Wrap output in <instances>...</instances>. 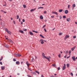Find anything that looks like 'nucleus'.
Returning <instances> with one entry per match:
<instances>
[{"mask_svg":"<svg viewBox=\"0 0 77 77\" xmlns=\"http://www.w3.org/2000/svg\"><path fill=\"white\" fill-rule=\"evenodd\" d=\"M44 57L48 60L49 62H50V59H51V57Z\"/></svg>","mask_w":77,"mask_h":77,"instance_id":"nucleus-1","label":"nucleus"},{"mask_svg":"<svg viewBox=\"0 0 77 77\" xmlns=\"http://www.w3.org/2000/svg\"><path fill=\"white\" fill-rule=\"evenodd\" d=\"M14 54L16 57H20L21 56L20 54Z\"/></svg>","mask_w":77,"mask_h":77,"instance_id":"nucleus-2","label":"nucleus"},{"mask_svg":"<svg viewBox=\"0 0 77 77\" xmlns=\"http://www.w3.org/2000/svg\"><path fill=\"white\" fill-rule=\"evenodd\" d=\"M69 36L68 35H66L64 38V40H65L67 38H69Z\"/></svg>","mask_w":77,"mask_h":77,"instance_id":"nucleus-3","label":"nucleus"},{"mask_svg":"<svg viewBox=\"0 0 77 77\" xmlns=\"http://www.w3.org/2000/svg\"><path fill=\"white\" fill-rule=\"evenodd\" d=\"M44 40H42V39H41V40H40L39 42H41V43L42 44H44Z\"/></svg>","mask_w":77,"mask_h":77,"instance_id":"nucleus-4","label":"nucleus"},{"mask_svg":"<svg viewBox=\"0 0 77 77\" xmlns=\"http://www.w3.org/2000/svg\"><path fill=\"white\" fill-rule=\"evenodd\" d=\"M66 69V65L65 64H64V66L63 67V70H64Z\"/></svg>","mask_w":77,"mask_h":77,"instance_id":"nucleus-5","label":"nucleus"},{"mask_svg":"<svg viewBox=\"0 0 77 77\" xmlns=\"http://www.w3.org/2000/svg\"><path fill=\"white\" fill-rule=\"evenodd\" d=\"M52 14H55L56 15H58V13L57 12H56V11H52Z\"/></svg>","mask_w":77,"mask_h":77,"instance_id":"nucleus-6","label":"nucleus"},{"mask_svg":"<svg viewBox=\"0 0 77 77\" xmlns=\"http://www.w3.org/2000/svg\"><path fill=\"white\" fill-rule=\"evenodd\" d=\"M5 66H2L1 67V69L2 70H4L5 69Z\"/></svg>","mask_w":77,"mask_h":77,"instance_id":"nucleus-7","label":"nucleus"},{"mask_svg":"<svg viewBox=\"0 0 77 77\" xmlns=\"http://www.w3.org/2000/svg\"><path fill=\"white\" fill-rule=\"evenodd\" d=\"M26 64H27L28 67H29V66L30 65V64L29 63V62H26Z\"/></svg>","mask_w":77,"mask_h":77,"instance_id":"nucleus-8","label":"nucleus"},{"mask_svg":"<svg viewBox=\"0 0 77 77\" xmlns=\"http://www.w3.org/2000/svg\"><path fill=\"white\" fill-rule=\"evenodd\" d=\"M72 59L74 61H75V57H72Z\"/></svg>","mask_w":77,"mask_h":77,"instance_id":"nucleus-9","label":"nucleus"},{"mask_svg":"<svg viewBox=\"0 0 77 77\" xmlns=\"http://www.w3.org/2000/svg\"><path fill=\"white\" fill-rule=\"evenodd\" d=\"M66 20L68 22H69L71 21V19L70 18H68V19H67Z\"/></svg>","mask_w":77,"mask_h":77,"instance_id":"nucleus-10","label":"nucleus"},{"mask_svg":"<svg viewBox=\"0 0 77 77\" xmlns=\"http://www.w3.org/2000/svg\"><path fill=\"white\" fill-rule=\"evenodd\" d=\"M35 9H36V8H34V9H32V10H30V12H32L33 11H34Z\"/></svg>","mask_w":77,"mask_h":77,"instance_id":"nucleus-11","label":"nucleus"},{"mask_svg":"<svg viewBox=\"0 0 77 77\" xmlns=\"http://www.w3.org/2000/svg\"><path fill=\"white\" fill-rule=\"evenodd\" d=\"M42 55L43 57V58H45V54H44V53H42Z\"/></svg>","mask_w":77,"mask_h":77,"instance_id":"nucleus-12","label":"nucleus"},{"mask_svg":"<svg viewBox=\"0 0 77 77\" xmlns=\"http://www.w3.org/2000/svg\"><path fill=\"white\" fill-rule=\"evenodd\" d=\"M29 34L31 35H33V33L32 32H29Z\"/></svg>","mask_w":77,"mask_h":77,"instance_id":"nucleus-13","label":"nucleus"},{"mask_svg":"<svg viewBox=\"0 0 77 77\" xmlns=\"http://www.w3.org/2000/svg\"><path fill=\"white\" fill-rule=\"evenodd\" d=\"M75 47H73L72 48H71V50H72V51H73L75 49Z\"/></svg>","mask_w":77,"mask_h":77,"instance_id":"nucleus-14","label":"nucleus"},{"mask_svg":"<svg viewBox=\"0 0 77 77\" xmlns=\"http://www.w3.org/2000/svg\"><path fill=\"white\" fill-rule=\"evenodd\" d=\"M40 18L42 20H43V16H42V15L40 16Z\"/></svg>","mask_w":77,"mask_h":77,"instance_id":"nucleus-15","label":"nucleus"},{"mask_svg":"<svg viewBox=\"0 0 77 77\" xmlns=\"http://www.w3.org/2000/svg\"><path fill=\"white\" fill-rule=\"evenodd\" d=\"M44 7H39L38 8V9H43L44 8Z\"/></svg>","mask_w":77,"mask_h":77,"instance_id":"nucleus-16","label":"nucleus"},{"mask_svg":"<svg viewBox=\"0 0 77 77\" xmlns=\"http://www.w3.org/2000/svg\"><path fill=\"white\" fill-rule=\"evenodd\" d=\"M68 13V10H65V13L66 14H67Z\"/></svg>","mask_w":77,"mask_h":77,"instance_id":"nucleus-17","label":"nucleus"},{"mask_svg":"<svg viewBox=\"0 0 77 77\" xmlns=\"http://www.w3.org/2000/svg\"><path fill=\"white\" fill-rule=\"evenodd\" d=\"M19 32H20L21 33H24L23 31L21 30H19Z\"/></svg>","mask_w":77,"mask_h":77,"instance_id":"nucleus-18","label":"nucleus"},{"mask_svg":"<svg viewBox=\"0 0 77 77\" xmlns=\"http://www.w3.org/2000/svg\"><path fill=\"white\" fill-rule=\"evenodd\" d=\"M16 63L17 64H19L20 63L18 61H17L16 62Z\"/></svg>","mask_w":77,"mask_h":77,"instance_id":"nucleus-19","label":"nucleus"},{"mask_svg":"<svg viewBox=\"0 0 77 77\" xmlns=\"http://www.w3.org/2000/svg\"><path fill=\"white\" fill-rule=\"evenodd\" d=\"M9 34L11 35V32L10 31H8L7 32Z\"/></svg>","mask_w":77,"mask_h":77,"instance_id":"nucleus-20","label":"nucleus"},{"mask_svg":"<svg viewBox=\"0 0 77 77\" xmlns=\"http://www.w3.org/2000/svg\"><path fill=\"white\" fill-rule=\"evenodd\" d=\"M72 7L73 8L75 7V4H73Z\"/></svg>","mask_w":77,"mask_h":77,"instance_id":"nucleus-21","label":"nucleus"},{"mask_svg":"<svg viewBox=\"0 0 77 77\" xmlns=\"http://www.w3.org/2000/svg\"><path fill=\"white\" fill-rule=\"evenodd\" d=\"M40 37H41L42 38H45V37H44L43 36H42V35H40Z\"/></svg>","mask_w":77,"mask_h":77,"instance_id":"nucleus-22","label":"nucleus"},{"mask_svg":"<svg viewBox=\"0 0 77 77\" xmlns=\"http://www.w3.org/2000/svg\"><path fill=\"white\" fill-rule=\"evenodd\" d=\"M63 11V10H59V11L60 12H62Z\"/></svg>","mask_w":77,"mask_h":77,"instance_id":"nucleus-23","label":"nucleus"},{"mask_svg":"<svg viewBox=\"0 0 77 77\" xmlns=\"http://www.w3.org/2000/svg\"><path fill=\"white\" fill-rule=\"evenodd\" d=\"M23 7H24V8H26V6L25 5H23Z\"/></svg>","mask_w":77,"mask_h":77,"instance_id":"nucleus-24","label":"nucleus"},{"mask_svg":"<svg viewBox=\"0 0 77 77\" xmlns=\"http://www.w3.org/2000/svg\"><path fill=\"white\" fill-rule=\"evenodd\" d=\"M35 72H36V73H37L38 74H40L39 72L37 71H35Z\"/></svg>","mask_w":77,"mask_h":77,"instance_id":"nucleus-25","label":"nucleus"},{"mask_svg":"<svg viewBox=\"0 0 77 77\" xmlns=\"http://www.w3.org/2000/svg\"><path fill=\"white\" fill-rule=\"evenodd\" d=\"M69 64H67V66L68 68L69 67Z\"/></svg>","mask_w":77,"mask_h":77,"instance_id":"nucleus-26","label":"nucleus"},{"mask_svg":"<svg viewBox=\"0 0 77 77\" xmlns=\"http://www.w3.org/2000/svg\"><path fill=\"white\" fill-rule=\"evenodd\" d=\"M34 59L33 58H32V60H31V62H33L34 61Z\"/></svg>","mask_w":77,"mask_h":77,"instance_id":"nucleus-27","label":"nucleus"},{"mask_svg":"<svg viewBox=\"0 0 77 77\" xmlns=\"http://www.w3.org/2000/svg\"><path fill=\"white\" fill-rule=\"evenodd\" d=\"M63 18H66V16H63Z\"/></svg>","mask_w":77,"mask_h":77,"instance_id":"nucleus-28","label":"nucleus"},{"mask_svg":"<svg viewBox=\"0 0 77 77\" xmlns=\"http://www.w3.org/2000/svg\"><path fill=\"white\" fill-rule=\"evenodd\" d=\"M71 51H69V53L70 55L71 54Z\"/></svg>","mask_w":77,"mask_h":77,"instance_id":"nucleus-29","label":"nucleus"},{"mask_svg":"<svg viewBox=\"0 0 77 77\" xmlns=\"http://www.w3.org/2000/svg\"><path fill=\"white\" fill-rule=\"evenodd\" d=\"M17 19H19V16L18 15L17 16Z\"/></svg>","mask_w":77,"mask_h":77,"instance_id":"nucleus-30","label":"nucleus"},{"mask_svg":"<svg viewBox=\"0 0 77 77\" xmlns=\"http://www.w3.org/2000/svg\"><path fill=\"white\" fill-rule=\"evenodd\" d=\"M70 74L71 75V76H73V73H71Z\"/></svg>","mask_w":77,"mask_h":77,"instance_id":"nucleus-31","label":"nucleus"},{"mask_svg":"<svg viewBox=\"0 0 77 77\" xmlns=\"http://www.w3.org/2000/svg\"><path fill=\"white\" fill-rule=\"evenodd\" d=\"M62 35V33H60L59 34V35Z\"/></svg>","mask_w":77,"mask_h":77,"instance_id":"nucleus-32","label":"nucleus"},{"mask_svg":"<svg viewBox=\"0 0 77 77\" xmlns=\"http://www.w3.org/2000/svg\"><path fill=\"white\" fill-rule=\"evenodd\" d=\"M61 56V55H60V54L59 55H58V57H60Z\"/></svg>","mask_w":77,"mask_h":77,"instance_id":"nucleus-33","label":"nucleus"},{"mask_svg":"<svg viewBox=\"0 0 77 77\" xmlns=\"http://www.w3.org/2000/svg\"><path fill=\"white\" fill-rule=\"evenodd\" d=\"M70 7V5H68V9Z\"/></svg>","mask_w":77,"mask_h":77,"instance_id":"nucleus-34","label":"nucleus"},{"mask_svg":"<svg viewBox=\"0 0 77 77\" xmlns=\"http://www.w3.org/2000/svg\"><path fill=\"white\" fill-rule=\"evenodd\" d=\"M44 13L45 14H46V13H47V11H44Z\"/></svg>","mask_w":77,"mask_h":77,"instance_id":"nucleus-35","label":"nucleus"},{"mask_svg":"<svg viewBox=\"0 0 77 77\" xmlns=\"http://www.w3.org/2000/svg\"><path fill=\"white\" fill-rule=\"evenodd\" d=\"M5 30L7 32L8 31V30L7 29H5Z\"/></svg>","mask_w":77,"mask_h":77,"instance_id":"nucleus-36","label":"nucleus"},{"mask_svg":"<svg viewBox=\"0 0 77 77\" xmlns=\"http://www.w3.org/2000/svg\"><path fill=\"white\" fill-rule=\"evenodd\" d=\"M13 22H14V24H16V22L14 20H13Z\"/></svg>","mask_w":77,"mask_h":77,"instance_id":"nucleus-37","label":"nucleus"},{"mask_svg":"<svg viewBox=\"0 0 77 77\" xmlns=\"http://www.w3.org/2000/svg\"><path fill=\"white\" fill-rule=\"evenodd\" d=\"M3 58V56H2V57H1V59H0V60H1V61H2V60Z\"/></svg>","mask_w":77,"mask_h":77,"instance_id":"nucleus-38","label":"nucleus"},{"mask_svg":"<svg viewBox=\"0 0 77 77\" xmlns=\"http://www.w3.org/2000/svg\"><path fill=\"white\" fill-rule=\"evenodd\" d=\"M13 60H14V61H17L15 59H13Z\"/></svg>","mask_w":77,"mask_h":77,"instance_id":"nucleus-39","label":"nucleus"},{"mask_svg":"<svg viewBox=\"0 0 77 77\" xmlns=\"http://www.w3.org/2000/svg\"><path fill=\"white\" fill-rule=\"evenodd\" d=\"M73 38H76V37L75 36H74L73 37Z\"/></svg>","mask_w":77,"mask_h":77,"instance_id":"nucleus-40","label":"nucleus"},{"mask_svg":"<svg viewBox=\"0 0 77 77\" xmlns=\"http://www.w3.org/2000/svg\"><path fill=\"white\" fill-rule=\"evenodd\" d=\"M23 22H25V19H23Z\"/></svg>","mask_w":77,"mask_h":77,"instance_id":"nucleus-41","label":"nucleus"},{"mask_svg":"<svg viewBox=\"0 0 77 77\" xmlns=\"http://www.w3.org/2000/svg\"><path fill=\"white\" fill-rule=\"evenodd\" d=\"M2 62H0V64L1 65H2Z\"/></svg>","mask_w":77,"mask_h":77,"instance_id":"nucleus-42","label":"nucleus"},{"mask_svg":"<svg viewBox=\"0 0 77 77\" xmlns=\"http://www.w3.org/2000/svg\"><path fill=\"white\" fill-rule=\"evenodd\" d=\"M52 66H56V64H52Z\"/></svg>","mask_w":77,"mask_h":77,"instance_id":"nucleus-43","label":"nucleus"},{"mask_svg":"<svg viewBox=\"0 0 77 77\" xmlns=\"http://www.w3.org/2000/svg\"><path fill=\"white\" fill-rule=\"evenodd\" d=\"M27 29H23V30L24 31H27Z\"/></svg>","mask_w":77,"mask_h":77,"instance_id":"nucleus-44","label":"nucleus"},{"mask_svg":"<svg viewBox=\"0 0 77 77\" xmlns=\"http://www.w3.org/2000/svg\"><path fill=\"white\" fill-rule=\"evenodd\" d=\"M45 27V25L44 26H43V28H44Z\"/></svg>","mask_w":77,"mask_h":77,"instance_id":"nucleus-45","label":"nucleus"},{"mask_svg":"<svg viewBox=\"0 0 77 77\" xmlns=\"http://www.w3.org/2000/svg\"><path fill=\"white\" fill-rule=\"evenodd\" d=\"M44 29V30L45 32H47V30H46V29Z\"/></svg>","mask_w":77,"mask_h":77,"instance_id":"nucleus-46","label":"nucleus"},{"mask_svg":"<svg viewBox=\"0 0 77 77\" xmlns=\"http://www.w3.org/2000/svg\"><path fill=\"white\" fill-rule=\"evenodd\" d=\"M58 70H60V67H58V68H57Z\"/></svg>","mask_w":77,"mask_h":77,"instance_id":"nucleus-47","label":"nucleus"},{"mask_svg":"<svg viewBox=\"0 0 77 77\" xmlns=\"http://www.w3.org/2000/svg\"><path fill=\"white\" fill-rule=\"evenodd\" d=\"M29 69V70L30 71H32V69Z\"/></svg>","mask_w":77,"mask_h":77,"instance_id":"nucleus-48","label":"nucleus"},{"mask_svg":"<svg viewBox=\"0 0 77 77\" xmlns=\"http://www.w3.org/2000/svg\"><path fill=\"white\" fill-rule=\"evenodd\" d=\"M35 33H38V32L37 31H35Z\"/></svg>","mask_w":77,"mask_h":77,"instance_id":"nucleus-49","label":"nucleus"},{"mask_svg":"<svg viewBox=\"0 0 77 77\" xmlns=\"http://www.w3.org/2000/svg\"><path fill=\"white\" fill-rule=\"evenodd\" d=\"M60 20L62 19V16H60Z\"/></svg>","mask_w":77,"mask_h":77,"instance_id":"nucleus-50","label":"nucleus"},{"mask_svg":"<svg viewBox=\"0 0 77 77\" xmlns=\"http://www.w3.org/2000/svg\"><path fill=\"white\" fill-rule=\"evenodd\" d=\"M19 20L20 22H21V20H20V19H19Z\"/></svg>","mask_w":77,"mask_h":77,"instance_id":"nucleus-51","label":"nucleus"},{"mask_svg":"<svg viewBox=\"0 0 77 77\" xmlns=\"http://www.w3.org/2000/svg\"><path fill=\"white\" fill-rule=\"evenodd\" d=\"M27 76L28 77H30L31 76L30 75H27Z\"/></svg>","mask_w":77,"mask_h":77,"instance_id":"nucleus-52","label":"nucleus"},{"mask_svg":"<svg viewBox=\"0 0 77 77\" xmlns=\"http://www.w3.org/2000/svg\"><path fill=\"white\" fill-rule=\"evenodd\" d=\"M32 31L33 32H35V31L34 30H32Z\"/></svg>","mask_w":77,"mask_h":77,"instance_id":"nucleus-53","label":"nucleus"},{"mask_svg":"<svg viewBox=\"0 0 77 77\" xmlns=\"http://www.w3.org/2000/svg\"><path fill=\"white\" fill-rule=\"evenodd\" d=\"M54 16H51V18H54Z\"/></svg>","mask_w":77,"mask_h":77,"instance_id":"nucleus-54","label":"nucleus"},{"mask_svg":"<svg viewBox=\"0 0 77 77\" xmlns=\"http://www.w3.org/2000/svg\"><path fill=\"white\" fill-rule=\"evenodd\" d=\"M41 77H44V75H41Z\"/></svg>","mask_w":77,"mask_h":77,"instance_id":"nucleus-55","label":"nucleus"},{"mask_svg":"<svg viewBox=\"0 0 77 77\" xmlns=\"http://www.w3.org/2000/svg\"><path fill=\"white\" fill-rule=\"evenodd\" d=\"M68 51H66V54H67V53H68Z\"/></svg>","mask_w":77,"mask_h":77,"instance_id":"nucleus-56","label":"nucleus"},{"mask_svg":"<svg viewBox=\"0 0 77 77\" xmlns=\"http://www.w3.org/2000/svg\"><path fill=\"white\" fill-rule=\"evenodd\" d=\"M23 22H21V24H23Z\"/></svg>","mask_w":77,"mask_h":77,"instance_id":"nucleus-57","label":"nucleus"},{"mask_svg":"<svg viewBox=\"0 0 77 77\" xmlns=\"http://www.w3.org/2000/svg\"><path fill=\"white\" fill-rule=\"evenodd\" d=\"M4 13H5V14H6V11H4Z\"/></svg>","mask_w":77,"mask_h":77,"instance_id":"nucleus-58","label":"nucleus"},{"mask_svg":"<svg viewBox=\"0 0 77 77\" xmlns=\"http://www.w3.org/2000/svg\"><path fill=\"white\" fill-rule=\"evenodd\" d=\"M66 56H64V58H66Z\"/></svg>","mask_w":77,"mask_h":77,"instance_id":"nucleus-59","label":"nucleus"},{"mask_svg":"<svg viewBox=\"0 0 77 77\" xmlns=\"http://www.w3.org/2000/svg\"><path fill=\"white\" fill-rule=\"evenodd\" d=\"M35 58L37 59V57H36V56H35Z\"/></svg>","mask_w":77,"mask_h":77,"instance_id":"nucleus-60","label":"nucleus"},{"mask_svg":"<svg viewBox=\"0 0 77 77\" xmlns=\"http://www.w3.org/2000/svg\"><path fill=\"white\" fill-rule=\"evenodd\" d=\"M69 58V57H67V59H68Z\"/></svg>","mask_w":77,"mask_h":77,"instance_id":"nucleus-61","label":"nucleus"},{"mask_svg":"<svg viewBox=\"0 0 77 77\" xmlns=\"http://www.w3.org/2000/svg\"><path fill=\"white\" fill-rule=\"evenodd\" d=\"M51 77H55L54 76H51Z\"/></svg>","mask_w":77,"mask_h":77,"instance_id":"nucleus-62","label":"nucleus"},{"mask_svg":"<svg viewBox=\"0 0 77 77\" xmlns=\"http://www.w3.org/2000/svg\"><path fill=\"white\" fill-rule=\"evenodd\" d=\"M6 5H3V6H6Z\"/></svg>","mask_w":77,"mask_h":77,"instance_id":"nucleus-63","label":"nucleus"},{"mask_svg":"<svg viewBox=\"0 0 77 77\" xmlns=\"http://www.w3.org/2000/svg\"><path fill=\"white\" fill-rule=\"evenodd\" d=\"M75 23L76 24H77V22H75Z\"/></svg>","mask_w":77,"mask_h":77,"instance_id":"nucleus-64","label":"nucleus"}]
</instances>
